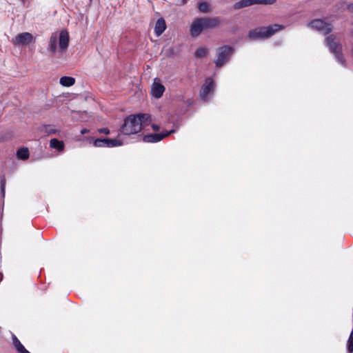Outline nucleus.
Here are the masks:
<instances>
[{
  "label": "nucleus",
  "instance_id": "nucleus-9",
  "mask_svg": "<svg viewBox=\"0 0 353 353\" xmlns=\"http://www.w3.org/2000/svg\"><path fill=\"white\" fill-rule=\"evenodd\" d=\"M214 90V81L212 79L208 78L205 80L204 85L202 86L200 97L203 101L208 99V94Z\"/></svg>",
  "mask_w": 353,
  "mask_h": 353
},
{
  "label": "nucleus",
  "instance_id": "nucleus-13",
  "mask_svg": "<svg viewBox=\"0 0 353 353\" xmlns=\"http://www.w3.org/2000/svg\"><path fill=\"white\" fill-rule=\"evenodd\" d=\"M165 91V87L159 82L154 80L152 86V94L155 98H160Z\"/></svg>",
  "mask_w": 353,
  "mask_h": 353
},
{
  "label": "nucleus",
  "instance_id": "nucleus-28",
  "mask_svg": "<svg viewBox=\"0 0 353 353\" xmlns=\"http://www.w3.org/2000/svg\"><path fill=\"white\" fill-rule=\"evenodd\" d=\"M152 128L154 130V131H157L159 130V126L156 125V124H152Z\"/></svg>",
  "mask_w": 353,
  "mask_h": 353
},
{
  "label": "nucleus",
  "instance_id": "nucleus-26",
  "mask_svg": "<svg viewBox=\"0 0 353 353\" xmlns=\"http://www.w3.org/2000/svg\"><path fill=\"white\" fill-rule=\"evenodd\" d=\"M276 0H258V4L272 5L276 3Z\"/></svg>",
  "mask_w": 353,
  "mask_h": 353
},
{
  "label": "nucleus",
  "instance_id": "nucleus-21",
  "mask_svg": "<svg viewBox=\"0 0 353 353\" xmlns=\"http://www.w3.org/2000/svg\"><path fill=\"white\" fill-rule=\"evenodd\" d=\"M75 79L73 77H62L60 79V83L66 87L72 86L74 84Z\"/></svg>",
  "mask_w": 353,
  "mask_h": 353
},
{
  "label": "nucleus",
  "instance_id": "nucleus-7",
  "mask_svg": "<svg viewBox=\"0 0 353 353\" xmlns=\"http://www.w3.org/2000/svg\"><path fill=\"white\" fill-rule=\"evenodd\" d=\"M33 40V36L30 32H22L18 34L12 39V43L14 46H26Z\"/></svg>",
  "mask_w": 353,
  "mask_h": 353
},
{
  "label": "nucleus",
  "instance_id": "nucleus-18",
  "mask_svg": "<svg viewBox=\"0 0 353 353\" xmlns=\"http://www.w3.org/2000/svg\"><path fill=\"white\" fill-rule=\"evenodd\" d=\"M57 36L53 34L50 37L49 44H48V49L51 52L52 54H55V52L57 51Z\"/></svg>",
  "mask_w": 353,
  "mask_h": 353
},
{
  "label": "nucleus",
  "instance_id": "nucleus-14",
  "mask_svg": "<svg viewBox=\"0 0 353 353\" xmlns=\"http://www.w3.org/2000/svg\"><path fill=\"white\" fill-rule=\"evenodd\" d=\"M205 29L214 28L219 23V19L216 18H201Z\"/></svg>",
  "mask_w": 353,
  "mask_h": 353
},
{
  "label": "nucleus",
  "instance_id": "nucleus-23",
  "mask_svg": "<svg viewBox=\"0 0 353 353\" xmlns=\"http://www.w3.org/2000/svg\"><path fill=\"white\" fill-rule=\"evenodd\" d=\"M208 52V50L205 48H199L194 53V55L196 57H205Z\"/></svg>",
  "mask_w": 353,
  "mask_h": 353
},
{
  "label": "nucleus",
  "instance_id": "nucleus-20",
  "mask_svg": "<svg viewBox=\"0 0 353 353\" xmlns=\"http://www.w3.org/2000/svg\"><path fill=\"white\" fill-rule=\"evenodd\" d=\"M17 157L21 160H26L29 157V150L27 148H22L17 150Z\"/></svg>",
  "mask_w": 353,
  "mask_h": 353
},
{
  "label": "nucleus",
  "instance_id": "nucleus-25",
  "mask_svg": "<svg viewBox=\"0 0 353 353\" xmlns=\"http://www.w3.org/2000/svg\"><path fill=\"white\" fill-rule=\"evenodd\" d=\"M45 131L48 134H56V132H57V130L52 128L51 125H46L45 127Z\"/></svg>",
  "mask_w": 353,
  "mask_h": 353
},
{
  "label": "nucleus",
  "instance_id": "nucleus-3",
  "mask_svg": "<svg viewBox=\"0 0 353 353\" xmlns=\"http://www.w3.org/2000/svg\"><path fill=\"white\" fill-rule=\"evenodd\" d=\"M234 52L232 47L228 46H223L217 48L216 50V59L215 64L216 67H221L231 57Z\"/></svg>",
  "mask_w": 353,
  "mask_h": 353
},
{
  "label": "nucleus",
  "instance_id": "nucleus-30",
  "mask_svg": "<svg viewBox=\"0 0 353 353\" xmlns=\"http://www.w3.org/2000/svg\"><path fill=\"white\" fill-rule=\"evenodd\" d=\"M21 1H22L23 2H24V1H25V0H21Z\"/></svg>",
  "mask_w": 353,
  "mask_h": 353
},
{
  "label": "nucleus",
  "instance_id": "nucleus-2",
  "mask_svg": "<svg viewBox=\"0 0 353 353\" xmlns=\"http://www.w3.org/2000/svg\"><path fill=\"white\" fill-rule=\"evenodd\" d=\"M152 122V117L148 113H139L134 114V134H136L145 127L148 126Z\"/></svg>",
  "mask_w": 353,
  "mask_h": 353
},
{
  "label": "nucleus",
  "instance_id": "nucleus-19",
  "mask_svg": "<svg viewBox=\"0 0 353 353\" xmlns=\"http://www.w3.org/2000/svg\"><path fill=\"white\" fill-rule=\"evenodd\" d=\"M50 146L52 148L57 149L59 151H62L64 148L63 142L59 141L57 139H52L50 140Z\"/></svg>",
  "mask_w": 353,
  "mask_h": 353
},
{
  "label": "nucleus",
  "instance_id": "nucleus-17",
  "mask_svg": "<svg viewBox=\"0 0 353 353\" xmlns=\"http://www.w3.org/2000/svg\"><path fill=\"white\" fill-rule=\"evenodd\" d=\"M12 341H13V345H14V347L16 348V350H17V352L19 353H30V352L28 351L24 347V346L21 343L19 340L14 335H13V336H12Z\"/></svg>",
  "mask_w": 353,
  "mask_h": 353
},
{
  "label": "nucleus",
  "instance_id": "nucleus-16",
  "mask_svg": "<svg viewBox=\"0 0 353 353\" xmlns=\"http://www.w3.org/2000/svg\"><path fill=\"white\" fill-rule=\"evenodd\" d=\"M166 25L165 20L163 18H160L157 20L154 27V32L157 36H160L165 30Z\"/></svg>",
  "mask_w": 353,
  "mask_h": 353
},
{
  "label": "nucleus",
  "instance_id": "nucleus-24",
  "mask_svg": "<svg viewBox=\"0 0 353 353\" xmlns=\"http://www.w3.org/2000/svg\"><path fill=\"white\" fill-rule=\"evenodd\" d=\"M1 193L2 198L5 196L6 180L4 175L1 177Z\"/></svg>",
  "mask_w": 353,
  "mask_h": 353
},
{
  "label": "nucleus",
  "instance_id": "nucleus-10",
  "mask_svg": "<svg viewBox=\"0 0 353 353\" xmlns=\"http://www.w3.org/2000/svg\"><path fill=\"white\" fill-rule=\"evenodd\" d=\"M205 28L203 26L201 19H196L190 26V33L192 37L199 35Z\"/></svg>",
  "mask_w": 353,
  "mask_h": 353
},
{
  "label": "nucleus",
  "instance_id": "nucleus-8",
  "mask_svg": "<svg viewBox=\"0 0 353 353\" xmlns=\"http://www.w3.org/2000/svg\"><path fill=\"white\" fill-rule=\"evenodd\" d=\"M173 132H174V130L167 131L164 133L147 134L143 137V141L146 143H157Z\"/></svg>",
  "mask_w": 353,
  "mask_h": 353
},
{
  "label": "nucleus",
  "instance_id": "nucleus-27",
  "mask_svg": "<svg viewBox=\"0 0 353 353\" xmlns=\"http://www.w3.org/2000/svg\"><path fill=\"white\" fill-rule=\"evenodd\" d=\"M98 132L99 133H103V134H110V130L107 128H99L98 129Z\"/></svg>",
  "mask_w": 353,
  "mask_h": 353
},
{
  "label": "nucleus",
  "instance_id": "nucleus-5",
  "mask_svg": "<svg viewBox=\"0 0 353 353\" xmlns=\"http://www.w3.org/2000/svg\"><path fill=\"white\" fill-rule=\"evenodd\" d=\"M123 144L122 141L119 139H109V138H99L96 139L93 145L95 147H107L114 148L120 146Z\"/></svg>",
  "mask_w": 353,
  "mask_h": 353
},
{
  "label": "nucleus",
  "instance_id": "nucleus-1",
  "mask_svg": "<svg viewBox=\"0 0 353 353\" xmlns=\"http://www.w3.org/2000/svg\"><path fill=\"white\" fill-rule=\"evenodd\" d=\"M282 28H283V27L279 24H274L268 27L259 28L250 31L249 37L253 40L266 39Z\"/></svg>",
  "mask_w": 353,
  "mask_h": 353
},
{
  "label": "nucleus",
  "instance_id": "nucleus-6",
  "mask_svg": "<svg viewBox=\"0 0 353 353\" xmlns=\"http://www.w3.org/2000/svg\"><path fill=\"white\" fill-rule=\"evenodd\" d=\"M308 26L324 34L330 32L333 28V26L330 23H327L321 19L313 20L308 24Z\"/></svg>",
  "mask_w": 353,
  "mask_h": 353
},
{
  "label": "nucleus",
  "instance_id": "nucleus-11",
  "mask_svg": "<svg viewBox=\"0 0 353 353\" xmlns=\"http://www.w3.org/2000/svg\"><path fill=\"white\" fill-rule=\"evenodd\" d=\"M69 43V35L67 31L62 30L59 34V46L61 51H65Z\"/></svg>",
  "mask_w": 353,
  "mask_h": 353
},
{
  "label": "nucleus",
  "instance_id": "nucleus-29",
  "mask_svg": "<svg viewBox=\"0 0 353 353\" xmlns=\"http://www.w3.org/2000/svg\"><path fill=\"white\" fill-rule=\"evenodd\" d=\"M89 132V130H88V129H86V128H83V129H82V130H81V133L82 134H85V133H87V132Z\"/></svg>",
  "mask_w": 353,
  "mask_h": 353
},
{
  "label": "nucleus",
  "instance_id": "nucleus-4",
  "mask_svg": "<svg viewBox=\"0 0 353 353\" xmlns=\"http://www.w3.org/2000/svg\"><path fill=\"white\" fill-rule=\"evenodd\" d=\"M335 39V36L333 34L328 36L326 38V43L327 46L329 47L330 51L334 54L337 61L340 62L342 65H343L345 63V60L343 59L342 54L341 53V46L337 42L334 41Z\"/></svg>",
  "mask_w": 353,
  "mask_h": 353
},
{
  "label": "nucleus",
  "instance_id": "nucleus-22",
  "mask_svg": "<svg viewBox=\"0 0 353 353\" xmlns=\"http://www.w3.org/2000/svg\"><path fill=\"white\" fill-rule=\"evenodd\" d=\"M199 10L203 13H207L210 11V5L207 2H201L198 6Z\"/></svg>",
  "mask_w": 353,
  "mask_h": 353
},
{
  "label": "nucleus",
  "instance_id": "nucleus-12",
  "mask_svg": "<svg viewBox=\"0 0 353 353\" xmlns=\"http://www.w3.org/2000/svg\"><path fill=\"white\" fill-rule=\"evenodd\" d=\"M121 132L126 135L132 134V114L129 115L124 121Z\"/></svg>",
  "mask_w": 353,
  "mask_h": 353
},
{
  "label": "nucleus",
  "instance_id": "nucleus-15",
  "mask_svg": "<svg viewBox=\"0 0 353 353\" xmlns=\"http://www.w3.org/2000/svg\"><path fill=\"white\" fill-rule=\"evenodd\" d=\"M256 4H258V0H241L234 4V8L238 10Z\"/></svg>",
  "mask_w": 353,
  "mask_h": 353
}]
</instances>
